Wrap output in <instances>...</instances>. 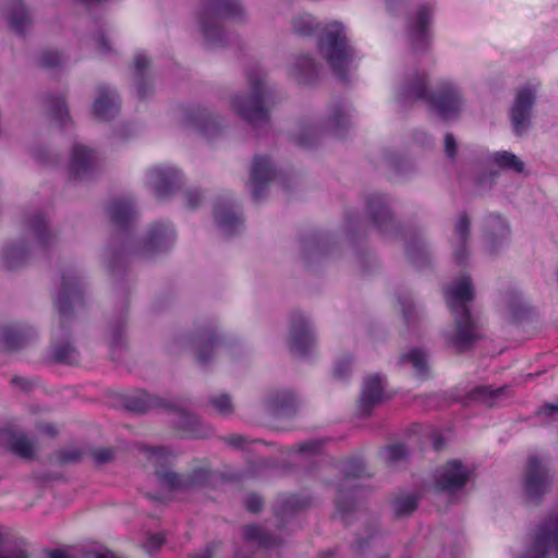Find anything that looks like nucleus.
Returning a JSON list of instances; mask_svg holds the SVG:
<instances>
[{"instance_id": "53", "label": "nucleus", "mask_w": 558, "mask_h": 558, "mask_svg": "<svg viewBox=\"0 0 558 558\" xmlns=\"http://www.w3.org/2000/svg\"><path fill=\"white\" fill-rule=\"evenodd\" d=\"M445 153L448 158L453 159L457 154V142L451 133L445 135Z\"/></svg>"}, {"instance_id": "29", "label": "nucleus", "mask_w": 558, "mask_h": 558, "mask_svg": "<svg viewBox=\"0 0 558 558\" xmlns=\"http://www.w3.org/2000/svg\"><path fill=\"white\" fill-rule=\"evenodd\" d=\"M108 214L111 221L118 227H124L135 217V210L130 199L118 198L108 206Z\"/></svg>"}, {"instance_id": "43", "label": "nucleus", "mask_w": 558, "mask_h": 558, "mask_svg": "<svg viewBox=\"0 0 558 558\" xmlns=\"http://www.w3.org/2000/svg\"><path fill=\"white\" fill-rule=\"evenodd\" d=\"M37 62L44 69H54L63 63V58L56 50H45L38 56Z\"/></svg>"}, {"instance_id": "47", "label": "nucleus", "mask_w": 558, "mask_h": 558, "mask_svg": "<svg viewBox=\"0 0 558 558\" xmlns=\"http://www.w3.org/2000/svg\"><path fill=\"white\" fill-rule=\"evenodd\" d=\"M399 303L401 305L405 323L408 325L414 324L418 316V312L416 311L412 300L409 296H402L399 298Z\"/></svg>"}, {"instance_id": "41", "label": "nucleus", "mask_w": 558, "mask_h": 558, "mask_svg": "<svg viewBox=\"0 0 558 558\" xmlns=\"http://www.w3.org/2000/svg\"><path fill=\"white\" fill-rule=\"evenodd\" d=\"M392 506L397 517H405L416 509L417 498L414 495H402L393 500Z\"/></svg>"}, {"instance_id": "25", "label": "nucleus", "mask_w": 558, "mask_h": 558, "mask_svg": "<svg viewBox=\"0 0 558 558\" xmlns=\"http://www.w3.org/2000/svg\"><path fill=\"white\" fill-rule=\"evenodd\" d=\"M432 10L428 7H421L416 21L409 26V36L415 49H424L426 46V27L429 23Z\"/></svg>"}, {"instance_id": "32", "label": "nucleus", "mask_w": 558, "mask_h": 558, "mask_svg": "<svg viewBox=\"0 0 558 558\" xmlns=\"http://www.w3.org/2000/svg\"><path fill=\"white\" fill-rule=\"evenodd\" d=\"M296 398L292 392L280 391L272 395L268 401L270 411L275 415H290L295 411Z\"/></svg>"}, {"instance_id": "22", "label": "nucleus", "mask_w": 558, "mask_h": 558, "mask_svg": "<svg viewBox=\"0 0 558 558\" xmlns=\"http://www.w3.org/2000/svg\"><path fill=\"white\" fill-rule=\"evenodd\" d=\"M177 426L179 429L184 432L187 437L192 438H206L213 433L209 425L205 424L195 414H191L185 411L178 412Z\"/></svg>"}, {"instance_id": "2", "label": "nucleus", "mask_w": 558, "mask_h": 558, "mask_svg": "<svg viewBox=\"0 0 558 558\" xmlns=\"http://www.w3.org/2000/svg\"><path fill=\"white\" fill-rule=\"evenodd\" d=\"M247 83L250 93L231 96L229 104L232 112L256 128L269 120L271 90L259 70L248 73Z\"/></svg>"}, {"instance_id": "51", "label": "nucleus", "mask_w": 558, "mask_h": 558, "mask_svg": "<svg viewBox=\"0 0 558 558\" xmlns=\"http://www.w3.org/2000/svg\"><path fill=\"white\" fill-rule=\"evenodd\" d=\"M245 507L250 512L256 513L263 508V500L256 494H251L246 497Z\"/></svg>"}, {"instance_id": "58", "label": "nucleus", "mask_w": 558, "mask_h": 558, "mask_svg": "<svg viewBox=\"0 0 558 558\" xmlns=\"http://www.w3.org/2000/svg\"><path fill=\"white\" fill-rule=\"evenodd\" d=\"M95 43L100 53H107L110 51V46L105 35H97L95 37Z\"/></svg>"}, {"instance_id": "31", "label": "nucleus", "mask_w": 558, "mask_h": 558, "mask_svg": "<svg viewBox=\"0 0 558 558\" xmlns=\"http://www.w3.org/2000/svg\"><path fill=\"white\" fill-rule=\"evenodd\" d=\"M214 216L217 226L226 235L236 232L242 225L241 218L235 213L220 204L215 206Z\"/></svg>"}, {"instance_id": "59", "label": "nucleus", "mask_w": 558, "mask_h": 558, "mask_svg": "<svg viewBox=\"0 0 558 558\" xmlns=\"http://www.w3.org/2000/svg\"><path fill=\"white\" fill-rule=\"evenodd\" d=\"M490 223H495L500 228L501 235L505 236L508 234V227L506 222L501 219L500 216L494 215L489 217Z\"/></svg>"}, {"instance_id": "64", "label": "nucleus", "mask_w": 558, "mask_h": 558, "mask_svg": "<svg viewBox=\"0 0 558 558\" xmlns=\"http://www.w3.org/2000/svg\"><path fill=\"white\" fill-rule=\"evenodd\" d=\"M216 545H209L206 547V549L204 550V553L202 554H197V555H194L192 556V558H213V555H214V550L216 549Z\"/></svg>"}, {"instance_id": "37", "label": "nucleus", "mask_w": 558, "mask_h": 558, "mask_svg": "<svg viewBox=\"0 0 558 558\" xmlns=\"http://www.w3.org/2000/svg\"><path fill=\"white\" fill-rule=\"evenodd\" d=\"M149 68V59L144 53H137L134 57V76L136 82L137 94L141 98H145L150 90V87L146 84L145 76L146 71Z\"/></svg>"}, {"instance_id": "21", "label": "nucleus", "mask_w": 558, "mask_h": 558, "mask_svg": "<svg viewBox=\"0 0 558 558\" xmlns=\"http://www.w3.org/2000/svg\"><path fill=\"white\" fill-rule=\"evenodd\" d=\"M32 332L20 325H10L0 330V348L14 351L23 348L31 339Z\"/></svg>"}, {"instance_id": "40", "label": "nucleus", "mask_w": 558, "mask_h": 558, "mask_svg": "<svg viewBox=\"0 0 558 558\" xmlns=\"http://www.w3.org/2000/svg\"><path fill=\"white\" fill-rule=\"evenodd\" d=\"M400 363H410L420 376H424L428 371L427 354L420 349H412L400 356Z\"/></svg>"}, {"instance_id": "27", "label": "nucleus", "mask_w": 558, "mask_h": 558, "mask_svg": "<svg viewBox=\"0 0 558 558\" xmlns=\"http://www.w3.org/2000/svg\"><path fill=\"white\" fill-rule=\"evenodd\" d=\"M508 386L493 389L489 386H477L469 392V399L488 408L498 405L507 397Z\"/></svg>"}, {"instance_id": "10", "label": "nucleus", "mask_w": 558, "mask_h": 558, "mask_svg": "<svg viewBox=\"0 0 558 558\" xmlns=\"http://www.w3.org/2000/svg\"><path fill=\"white\" fill-rule=\"evenodd\" d=\"M428 101L444 120L458 117L463 105L460 89L451 83H445L436 95L428 98Z\"/></svg>"}, {"instance_id": "4", "label": "nucleus", "mask_w": 558, "mask_h": 558, "mask_svg": "<svg viewBox=\"0 0 558 558\" xmlns=\"http://www.w3.org/2000/svg\"><path fill=\"white\" fill-rule=\"evenodd\" d=\"M243 8L238 0L215 1L206 7L201 17V25L209 47L216 48L225 45L223 32L219 21L222 17H240Z\"/></svg>"}, {"instance_id": "61", "label": "nucleus", "mask_w": 558, "mask_h": 558, "mask_svg": "<svg viewBox=\"0 0 558 558\" xmlns=\"http://www.w3.org/2000/svg\"><path fill=\"white\" fill-rule=\"evenodd\" d=\"M496 174L495 173H488L477 179L476 183L478 186H488L490 187L494 183Z\"/></svg>"}, {"instance_id": "14", "label": "nucleus", "mask_w": 558, "mask_h": 558, "mask_svg": "<svg viewBox=\"0 0 558 558\" xmlns=\"http://www.w3.org/2000/svg\"><path fill=\"white\" fill-rule=\"evenodd\" d=\"M427 99V78L424 73L413 71L400 85L398 100L408 106L416 100Z\"/></svg>"}, {"instance_id": "13", "label": "nucleus", "mask_w": 558, "mask_h": 558, "mask_svg": "<svg viewBox=\"0 0 558 558\" xmlns=\"http://www.w3.org/2000/svg\"><path fill=\"white\" fill-rule=\"evenodd\" d=\"M315 342L311 324L301 313H294L290 330V350L294 354H305Z\"/></svg>"}, {"instance_id": "33", "label": "nucleus", "mask_w": 558, "mask_h": 558, "mask_svg": "<svg viewBox=\"0 0 558 558\" xmlns=\"http://www.w3.org/2000/svg\"><path fill=\"white\" fill-rule=\"evenodd\" d=\"M492 160L501 170L511 171L517 174H523L525 172V163L515 154L511 151H496L492 156Z\"/></svg>"}, {"instance_id": "44", "label": "nucleus", "mask_w": 558, "mask_h": 558, "mask_svg": "<svg viewBox=\"0 0 558 558\" xmlns=\"http://www.w3.org/2000/svg\"><path fill=\"white\" fill-rule=\"evenodd\" d=\"M407 451L402 445H392L381 451L383 459L389 464H396L405 458Z\"/></svg>"}, {"instance_id": "11", "label": "nucleus", "mask_w": 558, "mask_h": 558, "mask_svg": "<svg viewBox=\"0 0 558 558\" xmlns=\"http://www.w3.org/2000/svg\"><path fill=\"white\" fill-rule=\"evenodd\" d=\"M147 184L157 197H167L181 184V173L170 166H154L147 171Z\"/></svg>"}, {"instance_id": "54", "label": "nucleus", "mask_w": 558, "mask_h": 558, "mask_svg": "<svg viewBox=\"0 0 558 558\" xmlns=\"http://www.w3.org/2000/svg\"><path fill=\"white\" fill-rule=\"evenodd\" d=\"M351 369V361L345 359L338 362L335 367V376L339 379H343L348 376Z\"/></svg>"}, {"instance_id": "63", "label": "nucleus", "mask_w": 558, "mask_h": 558, "mask_svg": "<svg viewBox=\"0 0 558 558\" xmlns=\"http://www.w3.org/2000/svg\"><path fill=\"white\" fill-rule=\"evenodd\" d=\"M226 441L232 447H241L244 442V438L241 435H231L226 438Z\"/></svg>"}, {"instance_id": "56", "label": "nucleus", "mask_w": 558, "mask_h": 558, "mask_svg": "<svg viewBox=\"0 0 558 558\" xmlns=\"http://www.w3.org/2000/svg\"><path fill=\"white\" fill-rule=\"evenodd\" d=\"M186 204L191 209L196 208L201 201L202 195L197 190H190L185 193Z\"/></svg>"}, {"instance_id": "16", "label": "nucleus", "mask_w": 558, "mask_h": 558, "mask_svg": "<svg viewBox=\"0 0 558 558\" xmlns=\"http://www.w3.org/2000/svg\"><path fill=\"white\" fill-rule=\"evenodd\" d=\"M470 218L465 213H461L454 225V233L451 239L453 258L458 265H463L470 255Z\"/></svg>"}, {"instance_id": "52", "label": "nucleus", "mask_w": 558, "mask_h": 558, "mask_svg": "<svg viewBox=\"0 0 558 558\" xmlns=\"http://www.w3.org/2000/svg\"><path fill=\"white\" fill-rule=\"evenodd\" d=\"M538 417H556L558 415V403H546L536 412Z\"/></svg>"}, {"instance_id": "5", "label": "nucleus", "mask_w": 558, "mask_h": 558, "mask_svg": "<svg viewBox=\"0 0 558 558\" xmlns=\"http://www.w3.org/2000/svg\"><path fill=\"white\" fill-rule=\"evenodd\" d=\"M54 305L59 312L61 327L72 317L73 310L82 305V288L76 269L68 265L61 269L60 283L53 298Z\"/></svg>"}, {"instance_id": "36", "label": "nucleus", "mask_w": 558, "mask_h": 558, "mask_svg": "<svg viewBox=\"0 0 558 558\" xmlns=\"http://www.w3.org/2000/svg\"><path fill=\"white\" fill-rule=\"evenodd\" d=\"M243 537L247 542H254L264 547H272L279 544V541L274 535L267 532L263 526L255 524L243 527Z\"/></svg>"}, {"instance_id": "17", "label": "nucleus", "mask_w": 558, "mask_h": 558, "mask_svg": "<svg viewBox=\"0 0 558 558\" xmlns=\"http://www.w3.org/2000/svg\"><path fill=\"white\" fill-rule=\"evenodd\" d=\"M175 234L170 223H154L144 242V251L147 254H154L167 250L173 244Z\"/></svg>"}, {"instance_id": "23", "label": "nucleus", "mask_w": 558, "mask_h": 558, "mask_svg": "<svg viewBox=\"0 0 558 558\" xmlns=\"http://www.w3.org/2000/svg\"><path fill=\"white\" fill-rule=\"evenodd\" d=\"M289 74L300 84H310L316 78L318 68L311 57L299 56L291 63Z\"/></svg>"}, {"instance_id": "55", "label": "nucleus", "mask_w": 558, "mask_h": 558, "mask_svg": "<svg viewBox=\"0 0 558 558\" xmlns=\"http://www.w3.org/2000/svg\"><path fill=\"white\" fill-rule=\"evenodd\" d=\"M81 458V452L78 450H66L61 451L59 453V460L63 463H74L77 462Z\"/></svg>"}, {"instance_id": "46", "label": "nucleus", "mask_w": 558, "mask_h": 558, "mask_svg": "<svg viewBox=\"0 0 558 558\" xmlns=\"http://www.w3.org/2000/svg\"><path fill=\"white\" fill-rule=\"evenodd\" d=\"M342 473L345 477H361L365 474L364 462L360 459H350L344 462L342 466Z\"/></svg>"}, {"instance_id": "8", "label": "nucleus", "mask_w": 558, "mask_h": 558, "mask_svg": "<svg viewBox=\"0 0 558 558\" xmlns=\"http://www.w3.org/2000/svg\"><path fill=\"white\" fill-rule=\"evenodd\" d=\"M186 128L201 133L206 138H214L222 131V123L218 116L213 114L207 108L193 106L184 112Z\"/></svg>"}, {"instance_id": "26", "label": "nucleus", "mask_w": 558, "mask_h": 558, "mask_svg": "<svg viewBox=\"0 0 558 558\" xmlns=\"http://www.w3.org/2000/svg\"><path fill=\"white\" fill-rule=\"evenodd\" d=\"M124 405L136 413H145L155 408H167L168 404L159 397L149 396L145 391H138L125 398Z\"/></svg>"}, {"instance_id": "57", "label": "nucleus", "mask_w": 558, "mask_h": 558, "mask_svg": "<svg viewBox=\"0 0 558 558\" xmlns=\"http://www.w3.org/2000/svg\"><path fill=\"white\" fill-rule=\"evenodd\" d=\"M163 542H165V539H163L162 535H160V534L151 535L147 538V541L145 543V548L149 551L158 549L163 544Z\"/></svg>"}, {"instance_id": "34", "label": "nucleus", "mask_w": 558, "mask_h": 558, "mask_svg": "<svg viewBox=\"0 0 558 558\" xmlns=\"http://www.w3.org/2000/svg\"><path fill=\"white\" fill-rule=\"evenodd\" d=\"M26 227L27 231L41 246H47L53 239V234L48 230L46 221L40 214H36L27 219Z\"/></svg>"}, {"instance_id": "12", "label": "nucleus", "mask_w": 558, "mask_h": 558, "mask_svg": "<svg viewBox=\"0 0 558 558\" xmlns=\"http://www.w3.org/2000/svg\"><path fill=\"white\" fill-rule=\"evenodd\" d=\"M160 484L171 489H193L206 485L211 478V472L205 468L193 470L187 475H181L174 472L157 473Z\"/></svg>"}, {"instance_id": "19", "label": "nucleus", "mask_w": 558, "mask_h": 558, "mask_svg": "<svg viewBox=\"0 0 558 558\" xmlns=\"http://www.w3.org/2000/svg\"><path fill=\"white\" fill-rule=\"evenodd\" d=\"M95 156L86 146L75 144L72 148L69 170L74 178L87 177L94 167Z\"/></svg>"}, {"instance_id": "6", "label": "nucleus", "mask_w": 558, "mask_h": 558, "mask_svg": "<svg viewBox=\"0 0 558 558\" xmlns=\"http://www.w3.org/2000/svg\"><path fill=\"white\" fill-rule=\"evenodd\" d=\"M536 100V88L525 85L518 90L510 110L512 129L522 136L532 125V112Z\"/></svg>"}, {"instance_id": "38", "label": "nucleus", "mask_w": 558, "mask_h": 558, "mask_svg": "<svg viewBox=\"0 0 558 558\" xmlns=\"http://www.w3.org/2000/svg\"><path fill=\"white\" fill-rule=\"evenodd\" d=\"M7 19L10 28L19 35H23L24 31L32 24L26 9L20 2H15L13 4V8Z\"/></svg>"}, {"instance_id": "42", "label": "nucleus", "mask_w": 558, "mask_h": 558, "mask_svg": "<svg viewBox=\"0 0 558 558\" xmlns=\"http://www.w3.org/2000/svg\"><path fill=\"white\" fill-rule=\"evenodd\" d=\"M210 405L214 410L222 416H228L233 413V403L229 395L221 393L209 399Z\"/></svg>"}, {"instance_id": "50", "label": "nucleus", "mask_w": 558, "mask_h": 558, "mask_svg": "<svg viewBox=\"0 0 558 558\" xmlns=\"http://www.w3.org/2000/svg\"><path fill=\"white\" fill-rule=\"evenodd\" d=\"M90 454L97 464H106L113 459V450L110 448H98L93 450Z\"/></svg>"}, {"instance_id": "28", "label": "nucleus", "mask_w": 558, "mask_h": 558, "mask_svg": "<svg viewBox=\"0 0 558 558\" xmlns=\"http://www.w3.org/2000/svg\"><path fill=\"white\" fill-rule=\"evenodd\" d=\"M4 436L10 451L14 454L26 460L35 458V445L26 435L8 430Z\"/></svg>"}, {"instance_id": "62", "label": "nucleus", "mask_w": 558, "mask_h": 558, "mask_svg": "<svg viewBox=\"0 0 558 558\" xmlns=\"http://www.w3.org/2000/svg\"><path fill=\"white\" fill-rule=\"evenodd\" d=\"M336 507H337V510L341 513H349L352 509H353V504L352 502H349L347 505V502H344L343 500L341 499H337L336 501Z\"/></svg>"}, {"instance_id": "20", "label": "nucleus", "mask_w": 558, "mask_h": 558, "mask_svg": "<svg viewBox=\"0 0 558 558\" xmlns=\"http://www.w3.org/2000/svg\"><path fill=\"white\" fill-rule=\"evenodd\" d=\"M275 171L268 159L264 157H255L251 170V181L253 184V197L258 201L262 192L268 182L274 178Z\"/></svg>"}, {"instance_id": "49", "label": "nucleus", "mask_w": 558, "mask_h": 558, "mask_svg": "<svg viewBox=\"0 0 558 558\" xmlns=\"http://www.w3.org/2000/svg\"><path fill=\"white\" fill-rule=\"evenodd\" d=\"M348 118H349V113L347 112L344 107L336 106L332 109L330 121L332 122V125L336 129H339V128H342V126L347 125Z\"/></svg>"}, {"instance_id": "48", "label": "nucleus", "mask_w": 558, "mask_h": 558, "mask_svg": "<svg viewBox=\"0 0 558 558\" xmlns=\"http://www.w3.org/2000/svg\"><path fill=\"white\" fill-rule=\"evenodd\" d=\"M49 110L54 119H58L60 121L63 120V114L68 117V109L64 104V100L60 97H49Z\"/></svg>"}, {"instance_id": "1", "label": "nucleus", "mask_w": 558, "mask_h": 558, "mask_svg": "<svg viewBox=\"0 0 558 558\" xmlns=\"http://www.w3.org/2000/svg\"><path fill=\"white\" fill-rule=\"evenodd\" d=\"M445 296L454 316V324L442 332L445 344L456 353L466 352L482 339L480 327L468 307V303L474 299L471 277L464 275L453 281L446 288Z\"/></svg>"}, {"instance_id": "45", "label": "nucleus", "mask_w": 558, "mask_h": 558, "mask_svg": "<svg viewBox=\"0 0 558 558\" xmlns=\"http://www.w3.org/2000/svg\"><path fill=\"white\" fill-rule=\"evenodd\" d=\"M25 257V250L21 245H11L5 253V266L8 269L16 268Z\"/></svg>"}, {"instance_id": "35", "label": "nucleus", "mask_w": 558, "mask_h": 558, "mask_svg": "<svg viewBox=\"0 0 558 558\" xmlns=\"http://www.w3.org/2000/svg\"><path fill=\"white\" fill-rule=\"evenodd\" d=\"M51 356L58 363L73 365L80 360V353L69 341L56 342L51 347Z\"/></svg>"}, {"instance_id": "7", "label": "nucleus", "mask_w": 558, "mask_h": 558, "mask_svg": "<svg viewBox=\"0 0 558 558\" xmlns=\"http://www.w3.org/2000/svg\"><path fill=\"white\" fill-rule=\"evenodd\" d=\"M471 471L460 460L452 459L437 470L435 487L447 494H453L470 480Z\"/></svg>"}, {"instance_id": "3", "label": "nucleus", "mask_w": 558, "mask_h": 558, "mask_svg": "<svg viewBox=\"0 0 558 558\" xmlns=\"http://www.w3.org/2000/svg\"><path fill=\"white\" fill-rule=\"evenodd\" d=\"M317 47L335 75L345 80L347 70L353 59V49L348 44L344 25L339 22L326 25L319 35Z\"/></svg>"}, {"instance_id": "18", "label": "nucleus", "mask_w": 558, "mask_h": 558, "mask_svg": "<svg viewBox=\"0 0 558 558\" xmlns=\"http://www.w3.org/2000/svg\"><path fill=\"white\" fill-rule=\"evenodd\" d=\"M119 111V99L116 92L106 85L97 88V96L93 105L94 116L101 121L112 119Z\"/></svg>"}, {"instance_id": "24", "label": "nucleus", "mask_w": 558, "mask_h": 558, "mask_svg": "<svg viewBox=\"0 0 558 558\" xmlns=\"http://www.w3.org/2000/svg\"><path fill=\"white\" fill-rule=\"evenodd\" d=\"M196 359L201 364H206L214 351L220 345L214 328L204 329L194 341Z\"/></svg>"}, {"instance_id": "30", "label": "nucleus", "mask_w": 558, "mask_h": 558, "mask_svg": "<svg viewBox=\"0 0 558 558\" xmlns=\"http://www.w3.org/2000/svg\"><path fill=\"white\" fill-rule=\"evenodd\" d=\"M367 213L379 229H386L392 223L390 210L381 195H374L368 199Z\"/></svg>"}, {"instance_id": "15", "label": "nucleus", "mask_w": 558, "mask_h": 558, "mask_svg": "<svg viewBox=\"0 0 558 558\" xmlns=\"http://www.w3.org/2000/svg\"><path fill=\"white\" fill-rule=\"evenodd\" d=\"M384 389V378L378 374L365 378L359 400V410L363 415H368L383 401Z\"/></svg>"}, {"instance_id": "39", "label": "nucleus", "mask_w": 558, "mask_h": 558, "mask_svg": "<svg viewBox=\"0 0 558 558\" xmlns=\"http://www.w3.org/2000/svg\"><path fill=\"white\" fill-rule=\"evenodd\" d=\"M291 28L301 37H310L317 31L318 23L311 14L303 13L292 19Z\"/></svg>"}, {"instance_id": "9", "label": "nucleus", "mask_w": 558, "mask_h": 558, "mask_svg": "<svg viewBox=\"0 0 558 558\" xmlns=\"http://www.w3.org/2000/svg\"><path fill=\"white\" fill-rule=\"evenodd\" d=\"M548 487L549 475L546 462L537 456H530L524 476V488L527 497L534 500L544 495Z\"/></svg>"}, {"instance_id": "60", "label": "nucleus", "mask_w": 558, "mask_h": 558, "mask_svg": "<svg viewBox=\"0 0 558 558\" xmlns=\"http://www.w3.org/2000/svg\"><path fill=\"white\" fill-rule=\"evenodd\" d=\"M319 442L317 441H310L304 442L298 447L299 452H314L318 449Z\"/></svg>"}]
</instances>
